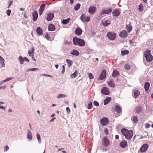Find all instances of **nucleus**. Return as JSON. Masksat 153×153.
<instances>
[{
	"mask_svg": "<svg viewBox=\"0 0 153 153\" xmlns=\"http://www.w3.org/2000/svg\"><path fill=\"white\" fill-rule=\"evenodd\" d=\"M45 38L48 40H49L50 39V36L48 34H46L45 35Z\"/></svg>",
	"mask_w": 153,
	"mask_h": 153,
	"instance_id": "nucleus-56",
	"label": "nucleus"
},
{
	"mask_svg": "<svg viewBox=\"0 0 153 153\" xmlns=\"http://www.w3.org/2000/svg\"><path fill=\"white\" fill-rule=\"evenodd\" d=\"M27 138L29 140H31L32 139V135L31 132L30 131L29 129H28L27 130Z\"/></svg>",
	"mask_w": 153,
	"mask_h": 153,
	"instance_id": "nucleus-21",
	"label": "nucleus"
},
{
	"mask_svg": "<svg viewBox=\"0 0 153 153\" xmlns=\"http://www.w3.org/2000/svg\"><path fill=\"white\" fill-rule=\"evenodd\" d=\"M142 108L141 106H138L136 108V111L138 113H140L141 112Z\"/></svg>",
	"mask_w": 153,
	"mask_h": 153,
	"instance_id": "nucleus-40",
	"label": "nucleus"
},
{
	"mask_svg": "<svg viewBox=\"0 0 153 153\" xmlns=\"http://www.w3.org/2000/svg\"><path fill=\"white\" fill-rule=\"evenodd\" d=\"M80 4L79 3L76 4L74 7V9L75 10H77L80 8Z\"/></svg>",
	"mask_w": 153,
	"mask_h": 153,
	"instance_id": "nucleus-42",
	"label": "nucleus"
},
{
	"mask_svg": "<svg viewBox=\"0 0 153 153\" xmlns=\"http://www.w3.org/2000/svg\"><path fill=\"white\" fill-rule=\"evenodd\" d=\"M107 83L108 85L111 87L114 88V87L115 84L114 81L112 80H110L107 81Z\"/></svg>",
	"mask_w": 153,
	"mask_h": 153,
	"instance_id": "nucleus-25",
	"label": "nucleus"
},
{
	"mask_svg": "<svg viewBox=\"0 0 153 153\" xmlns=\"http://www.w3.org/2000/svg\"><path fill=\"white\" fill-rule=\"evenodd\" d=\"M119 75L118 71L117 70H115L113 71L112 73V76L114 77H115L118 76Z\"/></svg>",
	"mask_w": 153,
	"mask_h": 153,
	"instance_id": "nucleus-27",
	"label": "nucleus"
},
{
	"mask_svg": "<svg viewBox=\"0 0 153 153\" xmlns=\"http://www.w3.org/2000/svg\"><path fill=\"white\" fill-rule=\"evenodd\" d=\"M111 99L110 97H107L104 100V105H106L108 104L111 100Z\"/></svg>",
	"mask_w": 153,
	"mask_h": 153,
	"instance_id": "nucleus-33",
	"label": "nucleus"
},
{
	"mask_svg": "<svg viewBox=\"0 0 153 153\" xmlns=\"http://www.w3.org/2000/svg\"><path fill=\"white\" fill-rule=\"evenodd\" d=\"M19 59L20 64H23L24 61V59L22 56H20L19 57Z\"/></svg>",
	"mask_w": 153,
	"mask_h": 153,
	"instance_id": "nucleus-37",
	"label": "nucleus"
},
{
	"mask_svg": "<svg viewBox=\"0 0 153 153\" xmlns=\"http://www.w3.org/2000/svg\"><path fill=\"white\" fill-rule=\"evenodd\" d=\"M48 30L49 31H53L55 29L54 25L52 24H50L48 26Z\"/></svg>",
	"mask_w": 153,
	"mask_h": 153,
	"instance_id": "nucleus-28",
	"label": "nucleus"
},
{
	"mask_svg": "<svg viewBox=\"0 0 153 153\" xmlns=\"http://www.w3.org/2000/svg\"><path fill=\"white\" fill-rule=\"evenodd\" d=\"M4 151L6 152L7 151L8 149H9V148L7 146H5L4 147Z\"/></svg>",
	"mask_w": 153,
	"mask_h": 153,
	"instance_id": "nucleus-54",
	"label": "nucleus"
},
{
	"mask_svg": "<svg viewBox=\"0 0 153 153\" xmlns=\"http://www.w3.org/2000/svg\"><path fill=\"white\" fill-rule=\"evenodd\" d=\"M39 70V69L38 68H31V71H34Z\"/></svg>",
	"mask_w": 153,
	"mask_h": 153,
	"instance_id": "nucleus-58",
	"label": "nucleus"
},
{
	"mask_svg": "<svg viewBox=\"0 0 153 153\" xmlns=\"http://www.w3.org/2000/svg\"><path fill=\"white\" fill-rule=\"evenodd\" d=\"M77 72L76 70L71 75V78H73L76 77L77 75Z\"/></svg>",
	"mask_w": 153,
	"mask_h": 153,
	"instance_id": "nucleus-39",
	"label": "nucleus"
},
{
	"mask_svg": "<svg viewBox=\"0 0 153 153\" xmlns=\"http://www.w3.org/2000/svg\"><path fill=\"white\" fill-rule=\"evenodd\" d=\"M133 136V132L132 130H130L128 131V132L127 133L125 137L128 140H130L132 138Z\"/></svg>",
	"mask_w": 153,
	"mask_h": 153,
	"instance_id": "nucleus-10",
	"label": "nucleus"
},
{
	"mask_svg": "<svg viewBox=\"0 0 153 153\" xmlns=\"http://www.w3.org/2000/svg\"><path fill=\"white\" fill-rule=\"evenodd\" d=\"M6 88V86L5 85H4L2 86H1L0 87V89H4Z\"/></svg>",
	"mask_w": 153,
	"mask_h": 153,
	"instance_id": "nucleus-61",
	"label": "nucleus"
},
{
	"mask_svg": "<svg viewBox=\"0 0 153 153\" xmlns=\"http://www.w3.org/2000/svg\"><path fill=\"white\" fill-rule=\"evenodd\" d=\"M82 31L79 27H77L75 31V33L78 35H80L82 33Z\"/></svg>",
	"mask_w": 153,
	"mask_h": 153,
	"instance_id": "nucleus-22",
	"label": "nucleus"
},
{
	"mask_svg": "<svg viewBox=\"0 0 153 153\" xmlns=\"http://www.w3.org/2000/svg\"><path fill=\"white\" fill-rule=\"evenodd\" d=\"M56 118L55 117H53L51 119L50 121V122H51L53 121V120Z\"/></svg>",
	"mask_w": 153,
	"mask_h": 153,
	"instance_id": "nucleus-63",
	"label": "nucleus"
},
{
	"mask_svg": "<svg viewBox=\"0 0 153 153\" xmlns=\"http://www.w3.org/2000/svg\"><path fill=\"white\" fill-rule=\"evenodd\" d=\"M36 136L38 140L39 143H41V140L40 138V135L38 133H37L36 134Z\"/></svg>",
	"mask_w": 153,
	"mask_h": 153,
	"instance_id": "nucleus-38",
	"label": "nucleus"
},
{
	"mask_svg": "<svg viewBox=\"0 0 153 153\" xmlns=\"http://www.w3.org/2000/svg\"><path fill=\"white\" fill-rule=\"evenodd\" d=\"M70 20V18H68L66 19H63L62 21V23L64 25L67 24Z\"/></svg>",
	"mask_w": 153,
	"mask_h": 153,
	"instance_id": "nucleus-36",
	"label": "nucleus"
},
{
	"mask_svg": "<svg viewBox=\"0 0 153 153\" xmlns=\"http://www.w3.org/2000/svg\"><path fill=\"white\" fill-rule=\"evenodd\" d=\"M114 108L118 113H120L121 111V109L120 106L116 105L114 106Z\"/></svg>",
	"mask_w": 153,
	"mask_h": 153,
	"instance_id": "nucleus-31",
	"label": "nucleus"
},
{
	"mask_svg": "<svg viewBox=\"0 0 153 153\" xmlns=\"http://www.w3.org/2000/svg\"><path fill=\"white\" fill-rule=\"evenodd\" d=\"M8 6L7 7L8 8H9L13 4V1L12 0L9 1L8 2Z\"/></svg>",
	"mask_w": 153,
	"mask_h": 153,
	"instance_id": "nucleus-49",
	"label": "nucleus"
},
{
	"mask_svg": "<svg viewBox=\"0 0 153 153\" xmlns=\"http://www.w3.org/2000/svg\"><path fill=\"white\" fill-rule=\"evenodd\" d=\"M66 96L65 94H59L57 96V97L58 98H59L61 97H66Z\"/></svg>",
	"mask_w": 153,
	"mask_h": 153,
	"instance_id": "nucleus-45",
	"label": "nucleus"
},
{
	"mask_svg": "<svg viewBox=\"0 0 153 153\" xmlns=\"http://www.w3.org/2000/svg\"><path fill=\"white\" fill-rule=\"evenodd\" d=\"M150 86V84L149 82H146L145 83L144 88L146 91H147L149 90Z\"/></svg>",
	"mask_w": 153,
	"mask_h": 153,
	"instance_id": "nucleus-30",
	"label": "nucleus"
},
{
	"mask_svg": "<svg viewBox=\"0 0 153 153\" xmlns=\"http://www.w3.org/2000/svg\"><path fill=\"white\" fill-rule=\"evenodd\" d=\"M45 5L44 4H42L40 7L39 10V15H42L44 10H45Z\"/></svg>",
	"mask_w": 153,
	"mask_h": 153,
	"instance_id": "nucleus-16",
	"label": "nucleus"
},
{
	"mask_svg": "<svg viewBox=\"0 0 153 153\" xmlns=\"http://www.w3.org/2000/svg\"><path fill=\"white\" fill-rule=\"evenodd\" d=\"M33 50L32 51H29L28 52V54L29 55V56L30 57H33Z\"/></svg>",
	"mask_w": 153,
	"mask_h": 153,
	"instance_id": "nucleus-46",
	"label": "nucleus"
},
{
	"mask_svg": "<svg viewBox=\"0 0 153 153\" xmlns=\"http://www.w3.org/2000/svg\"><path fill=\"white\" fill-rule=\"evenodd\" d=\"M4 61V59L0 56V64L2 65V68L5 66Z\"/></svg>",
	"mask_w": 153,
	"mask_h": 153,
	"instance_id": "nucleus-34",
	"label": "nucleus"
},
{
	"mask_svg": "<svg viewBox=\"0 0 153 153\" xmlns=\"http://www.w3.org/2000/svg\"><path fill=\"white\" fill-rule=\"evenodd\" d=\"M112 13L114 16H118L120 14V12L119 10L116 9Z\"/></svg>",
	"mask_w": 153,
	"mask_h": 153,
	"instance_id": "nucleus-23",
	"label": "nucleus"
},
{
	"mask_svg": "<svg viewBox=\"0 0 153 153\" xmlns=\"http://www.w3.org/2000/svg\"><path fill=\"white\" fill-rule=\"evenodd\" d=\"M11 10H8L6 11V13L8 16H9L10 15V14L11 13Z\"/></svg>",
	"mask_w": 153,
	"mask_h": 153,
	"instance_id": "nucleus-50",
	"label": "nucleus"
},
{
	"mask_svg": "<svg viewBox=\"0 0 153 153\" xmlns=\"http://www.w3.org/2000/svg\"><path fill=\"white\" fill-rule=\"evenodd\" d=\"M102 25L105 27L107 26L111 23V21L109 20H107L102 22Z\"/></svg>",
	"mask_w": 153,
	"mask_h": 153,
	"instance_id": "nucleus-20",
	"label": "nucleus"
},
{
	"mask_svg": "<svg viewBox=\"0 0 153 153\" xmlns=\"http://www.w3.org/2000/svg\"><path fill=\"white\" fill-rule=\"evenodd\" d=\"M66 110L68 114H69L71 112L70 110L68 107H67L66 108Z\"/></svg>",
	"mask_w": 153,
	"mask_h": 153,
	"instance_id": "nucleus-52",
	"label": "nucleus"
},
{
	"mask_svg": "<svg viewBox=\"0 0 153 153\" xmlns=\"http://www.w3.org/2000/svg\"><path fill=\"white\" fill-rule=\"evenodd\" d=\"M104 132L106 135H107L108 133V130L107 128H105L104 130Z\"/></svg>",
	"mask_w": 153,
	"mask_h": 153,
	"instance_id": "nucleus-57",
	"label": "nucleus"
},
{
	"mask_svg": "<svg viewBox=\"0 0 153 153\" xmlns=\"http://www.w3.org/2000/svg\"><path fill=\"white\" fill-rule=\"evenodd\" d=\"M127 142L125 140H123L120 143V146L121 147L124 148L127 146Z\"/></svg>",
	"mask_w": 153,
	"mask_h": 153,
	"instance_id": "nucleus-19",
	"label": "nucleus"
},
{
	"mask_svg": "<svg viewBox=\"0 0 153 153\" xmlns=\"http://www.w3.org/2000/svg\"><path fill=\"white\" fill-rule=\"evenodd\" d=\"M131 67L130 65L129 64H127L125 66V68L126 70H129Z\"/></svg>",
	"mask_w": 153,
	"mask_h": 153,
	"instance_id": "nucleus-47",
	"label": "nucleus"
},
{
	"mask_svg": "<svg viewBox=\"0 0 153 153\" xmlns=\"http://www.w3.org/2000/svg\"><path fill=\"white\" fill-rule=\"evenodd\" d=\"M110 144V142L107 137H104L102 140V143L100 147L101 150L103 151H107L108 149L106 148L109 146Z\"/></svg>",
	"mask_w": 153,
	"mask_h": 153,
	"instance_id": "nucleus-1",
	"label": "nucleus"
},
{
	"mask_svg": "<svg viewBox=\"0 0 153 153\" xmlns=\"http://www.w3.org/2000/svg\"><path fill=\"white\" fill-rule=\"evenodd\" d=\"M70 53L71 55L76 56H78L79 55V52L77 50L75 49L72 50L70 52Z\"/></svg>",
	"mask_w": 153,
	"mask_h": 153,
	"instance_id": "nucleus-18",
	"label": "nucleus"
},
{
	"mask_svg": "<svg viewBox=\"0 0 153 153\" xmlns=\"http://www.w3.org/2000/svg\"><path fill=\"white\" fill-rule=\"evenodd\" d=\"M66 61L67 63V65L68 67H70L73 63V62L72 61L68 59H66Z\"/></svg>",
	"mask_w": 153,
	"mask_h": 153,
	"instance_id": "nucleus-35",
	"label": "nucleus"
},
{
	"mask_svg": "<svg viewBox=\"0 0 153 153\" xmlns=\"http://www.w3.org/2000/svg\"><path fill=\"white\" fill-rule=\"evenodd\" d=\"M24 61H26L27 62L29 61V60H28V58L27 57H24Z\"/></svg>",
	"mask_w": 153,
	"mask_h": 153,
	"instance_id": "nucleus-62",
	"label": "nucleus"
},
{
	"mask_svg": "<svg viewBox=\"0 0 153 153\" xmlns=\"http://www.w3.org/2000/svg\"><path fill=\"white\" fill-rule=\"evenodd\" d=\"M36 32L37 33L40 35H42L43 34L42 30L40 27H38L36 29Z\"/></svg>",
	"mask_w": 153,
	"mask_h": 153,
	"instance_id": "nucleus-24",
	"label": "nucleus"
},
{
	"mask_svg": "<svg viewBox=\"0 0 153 153\" xmlns=\"http://www.w3.org/2000/svg\"><path fill=\"white\" fill-rule=\"evenodd\" d=\"M132 120L134 122L137 123L138 122V118L137 116H133L132 117Z\"/></svg>",
	"mask_w": 153,
	"mask_h": 153,
	"instance_id": "nucleus-43",
	"label": "nucleus"
},
{
	"mask_svg": "<svg viewBox=\"0 0 153 153\" xmlns=\"http://www.w3.org/2000/svg\"><path fill=\"white\" fill-rule=\"evenodd\" d=\"M93 51L92 49L88 48H85L82 50V52L83 53L90 54Z\"/></svg>",
	"mask_w": 153,
	"mask_h": 153,
	"instance_id": "nucleus-8",
	"label": "nucleus"
},
{
	"mask_svg": "<svg viewBox=\"0 0 153 153\" xmlns=\"http://www.w3.org/2000/svg\"><path fill=\"white\" fill-rule=\"evenodd\" d=\"M100 122L102 126L106 125L108 123V119L106 118H102L100 120Z\"/></svg>",
	"mask_w": 153,
	"mask_h": 153,
	"instance_id": "nucleus-9",
	"label": "nucleus"
},
{
	"mask_svg": "<svg viewBox=\"0 0 153 153\" xmlns=\"http://www.w3.org/2000/svg\"><path fill=\"white\" fill-rule=\"evenodd\" d=\"M148 147L149 146L147 144L143 145L140 149V152H144L147 150Z\"/></svg>",
	"mask_w": 153,
	"mask_h": 153,
	"instance_id": "nucleus-13",
	"label": "nucleus"
},
{
	"mask_svg": "<svg viewBox=\"0 0 153 153\" xmlns=\"http://www.w3.org/2000/svg\"><path fill=\"white\" fill-rule=\"evenodd\" d=\"M92 103L91 102H90L87 105V108L88 109H91L92 108Z\"/></svg>",
	"mask_w": 153,
	"mask_h": 153,
	"instance_id": "nucleus-44",
	"label": "nucleus"
},
{
	"mask_svg": "<svg viewBox=\"0 0 153 153\" xmlns=\"http://www.w3.org/2000/svg\"><path fill=\"white\" fill-rule=\"evenodd\" d=\"M13 78V77H9L8 78H7L6 79H5L4 80L2 81V82H7V81H10V80H11Z\"/></svg>",
	"mask_w": 153,
	"mask_h": 153,
	"instance_id": "nucleus-48",
	"label": "nucleus"
},
{
	"mask_svg": "<svg viewBox=\"0 0 153 153\" xmlns=\"http://www.w3.org/2000/svg\"><path fill=\"white\" fill-rule=\"evenodd\" d=\"M126 29L129 33H130L132 30V26L130 23L126 25Z\"/></svg>",
	"mask_w": 153,
	"mask_h": 153,
	"instance_id": "nucleus-29",
	"label": "nucleus"
},
{
	"mask_svg": "<svg viewBox=\"0 0 153 153\" xmlns=\"http://www.w3.org/2000/svg\"><path fill=\"white\" fill-rule=\"evenodd\" d=\"M139 9L140 11L143 10V6L141 4L139 6Z\"/></svg>",
	"mask_w": 153,
	"mask_h": 153,
	"instance_id": "nucleus-55",
	"label": "nucleus"
},
{
	"mask_svg": "<svg viewBox=\"0 0 153 153\" xmlns=\"http://www.w3.org/2000/svg\"><path fill=\"white\" fill-rule=\"evenodd\" d=\"M129 53V51L128 50H125L123 51H121V54L124 56L128 54Z\"/></svg>",
	"mask_w": 153,
	"mask_h": 153,
	"instance_id": "nucleus-41",
	"label": "nucleus"
},
{
	"mask_svg": "<svg viewBox=\"0 0 153 153\" xmlns=\"http://www.w3.org/2000/svg\"><path fill=\"white\" fill-rule=\"evenodd\" d=\"M47 15V20L48 21H51L52 20L54 17V14L52 13H49Z\"/></svg>",
	"mask_w": 153,
	"mask_h": 153,
	"instance_id": "nucleus-17",
	"label": "nucleus"
},
{
	"mask_svg": "<svg viewBox=\"0 0 153 153\" xmlns=\"http://www.w3.org/2000/svg\"><path fill=\"white\" fill-rule=\"evenodd\" d=\"M112 10V9L110 8L102 9V11L100 13V15H102L104 14H108L111 13Z\"/></svg>",
	"mask_w": 153,
	"mask_h": 153,
	"instance_id": "nucleus-6",
	"label": "nucleus"
},
{
	"mask_svg": "<svg viewBox=\"0 0 153 153\" xmlns=\"http://www.w3.org/2000/svg\"><path fill=\"white\" fill-rule=\"evenodd\" d=\"M151 51L149 50H147L145 52V56L146 60L149 62L152 61L153 60V56L151 54Z\"/></svg>",
	"mask_w": 153,
	"mask_h": 153,
	"instance_id": "nucleus-3",
	"label": "nucleus"
},
{
	"mask_svg": "<svg viewBox=\"0 0 153 153\" xmlns=\"http://www.w3.org/2000/svg\"><path fill=\"white\" fill-rule=\"evenodd\" d=\"M62 67L63 70L61 72V73L63 74L64 73V71H65V66L63 65H62Z\"/></svg>",
	"mask_w": 153,
	"mask_h": 153,
	"instance_id": "nucleus-60",
	"label": "nucleus"
},
{
	"mask_svg": "<svg viewBox=\"0 0 153 153\" xmlns=\"http://www.w3.org/2000/svg\"><path fill=\"white\" fill-rule=\"evenodd\" d=\"M106 76V71L103 70L100 74V76L98 78V79L100 80H102Z\"/></svg>",
	"mask_w": 153,
	"mask_h": 153,
	"instance_id": "nucleus-12",
	"label": "nucleus"
},
{
	"mask_svg": "<svg viewBox=\"0 0 153 153\" xmlns=\"http://www.w3.org/2000/svg\"><path fill=\"white\" fill-rule=\"evenodd\" d=\"M129 131L126 128H123L121 130V132L123 134L126 136L127 133Z\"/></svg>",
	"mask_w": 153,
	"mask_h": 153,
	"instance_id": "nucleus-26",
	"label": "nucleus"
},
{
	"mask_svg": "<svg viewBox=\"0 0 153 153\" xmlns=\"http://www.w3.org/2000/svg\"><path fill=\"white\" fill-rule=\"evenodd\" d=\"M94 104L96 106H98L99 105V104L98 102L96 101H94Z\"/></svg>",
	"mask_w": 153,
	"mask_h": 153,
	"instance_id": "nucleus-53",
	"label": "nucleus"
},
{
	"mask_svg": "<svg viewBox=\"0 0 153 153\" xmlns=\"http://www.w3.org/2000/svg\"><path fill=\"white\" fill-rule=\"evenodd\" d=\"M101 92L105 95H108L109 93L108 89L106 87H104L101 90Z\"/></svg>",
	"mask_w": 153,
	"mask_h": 153,
	"instance_id": "nucleus-15",
	"label": "nucleus"
},
{
	"mask_svg": "<svg viewBox=\"0 0 153 153\" xmlns=\"http://www.w3.org/2000/svg\"><path fill=\"white\" fill-rule=\"evenodd\" d=\"M88 75L90 79H91L94 78V76L91 73H88Z\"/></svg>",
	"mask_w": 153,
	"mask_h": 153,
	"instance_id": "nucleus-51",
	"label": "nucleus"
},
{
	"mask_svg": "<svg viewBox=\"0 0 153 153\" xmlns=\"http://www.w3.org/2000/svg\"><path fill=\"white\" fill-rule=\"evenodd\" d=\"M73 41L74 44L75 45H78L81 47L85 46V41L82 39L76 37L73 38Z\"/></svg>",
	"mask_w": 153,
	"mask_h": 153,
	"instance_id": "nucleus-2",
	"label": "nucleus"
},
{
	"mask_svg": "<svg viewBox=\"0 0 153 153\" xmlns=\"http://www.w3.org/2000/svg\"><path fill=\"white\" fill-rule=\"evenodd\" d=\"M128 34L127 31L126 30L122 31L119 34V36L121 38H126L128 36Z\"/></svg>",
	"mask_w": 153,
	"mask_h": 153,
	"instance_id": "nucleus-11",
	"label": "nucleus"
},
{
	"mask_svg": "<svg viewBox=\"0 0 153 153\" xmlns=\"http://www.w3.org/2000/svg\"><path fill=\"white\" fill-rule=\"evenodd\" d=\"M107 36L109 39L114 40L116 38V35L114 33L109 32L107 34Z\"/></svg>",
	"mask_w": 153,
	"mask_h": 153,
	"instance_id": "nucleus-4",
	"label": "nucleus"
},
{
	"mask_svg": "<svg viewBox=\"0 0 153 153\" xmlns=\"http://www.w3.org/2000/svg\"><path fill=\"white\" fill-rule=\"evenodd\" d=\"M134 97L136 99L137 97L140 95V91L138 90H135L134 91Z\"/></svg>",
	"mask_w": 153,
	"mask_h": 153,
	"instance_id": "nucleus-32",
	"label": "nucleus"
},
{
	"mask_svg": "<svg viewBox=\"0 0 153 153\" xmlns=\"http://www.w3.org/2000/svg\"><path fill=\"white\" fill-rule=\"evenodd\" d=\"M33 16V20L34 21H36L38 18V13L36 10H34L32 13Z\"/></svg>",
	"mask_w": 153,
	"mask_h": 153,
	"instance_id": "nucleus-14",
	"label": "nucleus"
},
{
	"mask_svg": "<svg viewBox=\"0 0 153 153\" xmlns=\"http://www.w3.org/2000/svg\"><path fill=\"white\" fill-rule=\"evenodd\" d=\"M96 7L94 6H90L88 9V13L91 15L93 14L96 11Z\"/></svg>",
	"mask_w": 153,
	"mask_h": 153,
	"instance_id": "nucleus-7",
	"label": "nucleus"
},
{
	"mask_svg": "<svg viewBox=\"0 0 153 153\" xmlns=\"http://www.w3.org/2000/svg\"><path fill=\"white\" fill-rule=\"evenodd\" d=\"M43 75L44 76H49V77H52V76L51 75H47V74H43Z\"/></svg>",
	"mask_w": 153,
	"mask_h": 153,
	"instance_id": "nucleus-64",
	"label": "nucleus"
},
{
	"mask_svg": "<svg viewBox=\"0 0 153 153\" xmlns=\"http://www.w3.org/2000/svg\"><path fill=\"white\" fill-rule=\"evenodd\" d=\"M150 125L149 123H147L146 124L145 126L146 128H148L150 127Z\"/></svg>",
	"mask_w": 153,
	"mask_h": 153,
	"instance_id": "nucleus-59",
	"label": "nucleus"
},
{
	"mask_svg": "<svg viewBox=\"0 0 153 153\" xmlns=\"http://www.w3.org/2000/svg\"><path fill=\"white\" fill-rule=\"evenodd\" d=\"M90 18V16H85L83 14H82L80 17V19L83 22H89Z\"/></svg>",
	"mask_w": 153,
	"mask_h": 153,
	"instance_id": "nucleus-5",
	"label": "nucleus"
}]
</instances>
